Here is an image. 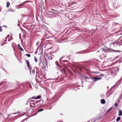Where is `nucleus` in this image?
<instances>
[{"label": "nucleus", "mask_w": 122, "mask_h": 122, "mask_svg": "<svg viewBox=\"0 0 122 122\" xmlns=\"http://www.w3.org/2000/svg\"><path fill=\"white\" fill-rule=\"evenodd\" d=\"M84 77V78L86 81H88L87 80V79H89L92 80L94 82H95L98 80H101L102 79V78L101 77H91L90 76L87 77L86 76H85Z\"/></svg>", "instance_id": "1"}, {"label": "nucleus", "mask_w": 122, "mask_h": 122, "mask_svg": "<svg viewBox=\"0 0 122 122\" xmlns=\"http://www.w3.org/2000/svg\"><path fill=\"white\" fill-rule=\"evenodd\" d=\"M119 69L117 67H114L111 70V71L112 74L115 73L119 71Z\"/></svg>", "instance_id": "2"}, {"label": "nucleus", "mask_w": 122, "mask_h": 122, "mask_svg": "<svg viewBox=\"0 0 122 122\" xmlns=\"http://www.w3.org/2000/svg\"><path fill=\"white\" fill-rule=\"evenodd\" d=\"M118 45L117 42H113L111 43L110 44V46H113L114 47H116V46Z\"/></svg>", "instance_id": "3"}, {"label": "nucleus", "mask_w": 122, "mask_h": 122, "mask_svg": "<svg viewBox=\"0 0 122 122\" xmlns=\"http://www.w3.org/2000/svg\"><path fill=\"white\" fill-rule=\"evenodd\" d=\"M31 98L35 99H38L41 98V96L40 95L37 96V97H31Z\"/></svg>", "instance_id": "4"}, {"label": "nucleus", "mask_w": 122, "mask_h": 122, "mask_svg": "<svg viewBox=\"0 0 122 122\" xmlns=\"http://www.w3.org/2000/svg\"><path fill=\"white\" fill-rule=\"evenodd\" d=\"M107 50L108 51L111 52H117L118 51L117 50H114L112 49L111 48H109Z\"/></svg>", "instance_id": "5"}, {"label": "nucleus", "mask_w": 122, "mask_h": 122, "mask_svg": "<svg viewBox=\"0 0 122 122\" xmlns=\"http://www.w3.org/2000/svg\"><path fill=\"white\" fill-rule=\"evenodd\" d=\"M101 102L102 104H104L106 103V102L104 99H102L101 100Z\"/></svg>", "instance_id": "6"}, {"label": "nucleus", "mask_w": 122, "mask_h": 122, "mask_svg": "<svg viewBox=\"0 0 122 122\" xmlns=\"http://www.w3.org/2000/svg\"><path fill=\"white\" fill-rule=\"evenodd\" d=\"M26 2H23V3H22L21 4H20V5L16 6H24V4Z\"/></svg>", "instance_id": "7"}, {"label": "nucleus", "mask_w": 122, "mask_h": 122, "mask_svg": "<svg viewBox=\"0 0 122 122\" xmlns=\"http://www.w3.org/2000/svg\"><path fill=\"white\" fill-rule=\"evenodd\" d=\"M36 70V68H34L32 70V73L33 74L35 73V71Z\"/></svg>", "instance_id": "8"}, {"label": "nucleus", "mask_w": 122, "mask_h": 122, "mask_svg": "<svg viewBox=\"0 0 122 122\" xmlns=\"http://www.w3.org/2000/svg\"><path fill=\"white\" fill-rule=\"evenodd\" d=\"M36 103V101H34L33 102H30V105H32V104H33V106H35V104Z\"/></svg>", "instance_id": "9"}, {"label": "nucleus", "mask_w": 122, "mask_h": 122, "mask_svg": "<svg viewBox=\"0 0 122 122\" xmlns=\"http://www.w3.org/2000/svg\"><path fill=\"white\" fill-rule=\"evenodd\" d=\"M18 48L19 49L21 50V51H23V50L22 48L20 46V45L19 44H18Z\"/></svg>", "instance_id": "10"}, {"label": "nucleus", "mask_w": 122, "mask_h": 122, "mask_svg": "<svg viewBox=\"0 0 122 122\" xmlns=\"http://www.w3.org/2000/svg\"><path fill=\"white\" fill-rule=\"evenodd\" d=\"M118 115L119 116H121L122 115V111L120 110L118 112Z\"/></svg>", "instance_id": "11"}, {"label": "nucleus", "mask_w": 122, "mask_h": 122, "mask_svg": "<svg viewBox=\"0 0 122 122\" xmlns=\"http://www.w3.org/2000/svg\"><path fill=\"white\" fill-rule=\"evenodd\" d=\"M26 64H27V67H29V66H30V64H29V61L28 60H26Z\"/></svg>", "instance_id": "12"}, {"label": "nucleus", "mask_w": 122, "mask_h": 122, "mask_svg": "<svg viewBox=\"0 0 122 122\" xmlns=\"http://www.w3.org/2000/svg\"><path fill=\"white\" fill-rule=\"evenodd\" d=\"M10 5V3L8 2L6 4V7H8Z\"/></svg>", "instance_id": "13"}, {"label": "nucleus", "mask_w": 122, "mask_h": 122, "mask_svg": "<svg viewBox=\"0 0 122 122\" xmlns=\"http://www.w3.org/2000/svg\"><path fill=\"white\" fill-rule=\"evenodd\" d=\"M121 117H118L117 119H116V121L117 122H118L121 119Z\"/></svg>", "instance_id": "14"}, {"label": "nucleus", "mask_w": 122, "mask_h": 122, "mask_svg": "<svg viewBox=\"0 0 122 122\" xmlns=\"http://www.w3.org/2000/svg\"><path fill=\"white\" fill-rule=\"evenodd\" d=\"M56 64L57 66H59L60 67H61V66H60L58 64V61H56Z\"/></svg>", "instance_id": "15"}, {"label": "nucleus", "mask_w": 122, "mask_h": 122, "mask_svg": "<svg viewBox=\"0 0 122 122\" xmlns=\"http://www.w3.org/2000/svg\"><path fill=\"white\" fill-rule=\"evenodd\" d=\"M28 67L29 69V70L30 71V73H31V70L32 69L31 68V67H30V66H29V67Z\"/></svg>", "instance_id": "16"}, {"label": "nucleus", "mask_w": 122, "mask_h": 122, "mask_svg": "<svg viewBox=\"0 0 122 122\" xmlns=\"http://www.w3.org/2000/svg\"><path fill=\"white\" fill-rule=\"evenodd\" d=\"M43 110H44L43 109H40L38 111V112H40L42 111H43Z\"/></svg>", "instance_id": "17"}, {"label": "nucleus", "mask_w": 122, "mask_h": 122, "mask_svg": "<svg viewBox=\"0 0 122 122\" xmlns=\"http://www.w3.org/2000/svg\"><path fill=\"white\" fill-rule=\"evenodd\" d=\"M34 59L36 62H37V60L35 56H34Z\"/></svg>", "instance_id": "18"}, {"label": "nucleus", "mask_w": 122, "mask_h": 122, "mask_svg": "<svg viewBox=\"0 0 122 122\" xmlns=\"http://www.w3.org/2000/svg\"><path fill=\"white\" fill-rule=\"evenodd\" d=\"M26 55L28 57H29L30 56V55L29 54H26Z\"/></svg>", "instance_id": "19"}, {"label": "nucleus", "mask_w": 122, "mask_h": 122, "mask_svg": "<svg viewBox=\"0 0 122 122\" xmlns=\"http://www.w3.org/2000/svg\"><path fill=\"white\" fill-rule=\"evenodd\" d=\"M99 76H102V77L104 76V75L103 74H100L99 75Z\"/></svg>", "instance_id": "20"}, {"label": "nucleus", "mask_w": 122, "mask_h": 122, "mask_svg": "<svg viewBox=\"0 0 122 122\" xmlns=\"http://www.w3.org/2000/svg\"><path fill=\"white\" fill-rule=\"evenodd\" d=\"M112 108H110V109H109L108 111H107V112H109L112 109Z\"/></svg>", "instance_id": "21"}, {"label": "nucleus", "mask_w": 122, "mask_h": 122, "mask_svg": "<svg viewBox=\"0 0 122 122\" xmlns=\"http://www.w3.org/2000/svg\"><path fill=\"white\" fill-rule=\"evenodd\" d=\"M2 31V29L1 28V27L0 26V31L1 32Z\"/></svg>", "instance_id": "22"}, {"label": "nucleus", "mask_w": 122, "mask_h": 122, "mask_svg": "<svg viewBox=\"0 0 122 122\" xmlns=\"http://www.w3.org/2000/svg\"><path fill=\"white\" fill-rule=\"evenodd\" d=\"M58 79H50V80H57Z\"/></svg>", "instance_id": "23"}, {"label": "nucleus", "mask_w": 122, "mask_h": 122, "mask_svg": "<svg viewBox=\"0 0 122 122\" xmlns=\"http://www.w3.org/2000/svg\"><path fill=\"white\" fill-rule=\"evenodd\" d=\"M27 102H30V99H28L27 101Z\"/></svg>", "instance_id": "24"}, {"label": "nucleus", "mask_w": 122, "mask_h": 122, "mask_svg": "<svg viewBox=\"0 0 122 122\" xmlns=\"http://www.w3.org/2000/svg\"><path fill=\"white\" fill-rule=\"evenodd\" d=\"M87 80L88 81H88L89 82V81H90L91 80L89 79H87Z\"/></svg>", "instance_id": "25"}, {"label": "nucleus", "mask_w": 122, "mask_h": 122, "mask_svg": "<svg viewBox=\"0 0 122 122\" xmlns=\"http://www.w3.org/2000/svg\"><path fill=\"white\" fill-rule=\"evenodd\" d=\"M115 106L116 107H117V103H116V104H115Z\"/></svg>", "instance_id": "26"}, {"label": "nucleus", "mask_w": 122, "mask_h": 122, "mask_svg": "<svg viewBox=\"0 0 122 122\" xmlns=\"http://www.w3.org/2000/svg\"><path fill=\"white\" fill-rule=\"evenodd\" d=\"M94 72L96 73H98V72Z\"/></svg>", "instance_id": "27"}, {"label": "nucleus", "mask_w": 122, "mask_h": 122, "mask_svg": "<svg viewBox=\"0 0 122 122\" xmlns=\"http://www.w3.org/2000/svg\"><path fill=\"white\" fill-rule=\"evenodd\" d=\"M122 80V77L121 79H120V80Z\"/></svg>", "instance_id": "28"}, {"label": "nucleus", "mask_w": 122, "mask_h": 122, "mask_svg": "<svg viewBox=\"0 0 122 122\" xmlns=\"http://www.w3.org/2000/svg\"><path fill=\"white\" fill-rule=\"evenodd\" d=\"M17 114L16 113H12V114Z\"/></svg>", "instance_id": "29"}, {"label": "nucleus", "mask_w": 122, "mask_h": 122, "mask_svg": "<svg viewBox=\"0 0 122 122\" xmlns=\"http://www.w3.org/2000/svg\"><path fill=\"white\" fill-rule=\"evenodd\" d=\"M63 61V62H66V61Z\"/></svg>", "instance_id": "30"}, {"label": "nucleus", "mask_w": 122, "mask_h": 122, "mask_svg": "<svg viewBox=\"0 0 122 122\" xmlns=\"http://www.w3.org/2000/svg\"><path fill=\"white\" fill-rule=\"evenodd\" d=\"M122 59V58H121L120 59V60H121Z\"/></svg>", "instance_id": "31"}, {"label": "nucleus", "mask_w": 122, "mask_h": 122, "mask_svg": "<svg viewBox=\"0 0 122 122\" xmlns=\"http://www.w3.org/2000/svg\"><path fill=\"white\" fill-rule=\"evenodd\" d=\"M4 26V27H7V26Z\"/></svg>", "instance_id": "32"}, {"label": "nucleus", "mask_w": 122, "mask_h": 122, "mask_svg": "<svg viewBox=\"0 0 122 122\" xmlns=\"http://www.w3.org/2000/svg\"><path fill=\"white\" fill-rule=\"evenodd\" d=\"M61 58H62V57H61V58L60 59V61H61Z\"/></svg>", "instance_id": "33"}, {"label": "nucleus", "mask_w": 122, "mask_h": 122, "mask_svg": "<svg viewBox=\"0 0 122 122\" xmlns=\"http://www.w3.org/2000/svg\"><path fill=\"white\" fill-rule=\"evenodd\" d=\"M8 37H6L5 38V39H7V38Z\"/></svg>", "instance_id": "34"}, {"label": "nucleus", "mask_w": 122, "mask_h": 122, "mask_svg": "<svg viewBox=\"0 0 122 122\" xmlns=\"http://www.w3.org/2000/svg\"><path fill=\"white\" fill-rule=\"evenodd\" d=\"M11 114H10V115H8V116H10Z\"/></svg>", "instance_id": "35"}, {"label": "nucleus", "mask_w": 122, "mask_h": 122, "mask_svg": "<svg viewBox=\"0 0 122 122\" xmlns=\"http://www.w3.org/2000/svg\"><path fill=\"white\" fill-rule=\"evenodd\" d=\"M5 41H6V40H5Z\"/></svg>", "instance_id": "36"}, {"label": "nucleus", "mask_w": 122, "mask_h": 122, "mask_svg": "<svg viewBox=\"0 0 122 122\" xmlns=\"http://www.w3.org/2000/svg\"><path fill=\"white\" fill-rule=\"evenodd\" d=\"M51 107H50V109H51Z\"/></svg>", "instance_id": "37"}, {"label": "nucleus", "mask_w": 122, "mask_h": 122, "mask_svg": "<svg viewBox=\"0 0 122 122\" xmlns=\"http://www.w3.org/2000/svg\"><path fill=\"white\" fill-rule=\"evenodd\" d=\"M18 24V25H19V24Z\"/></svg>", "instance_id": "38"}, {"label": "nucleus", "mask_w": 122, "mask_h": 122, "mask_svg": "<svg viewBox=\"0 0 122 122\" xmlns=\"http://www.w3.org/2000/svg\"><path fill=\"white\" fill-rule=\"evenodd\" d=\"M114 64V63H113L112 64Z\"/></svg>", "instance_id": "39"}]
</instances>
